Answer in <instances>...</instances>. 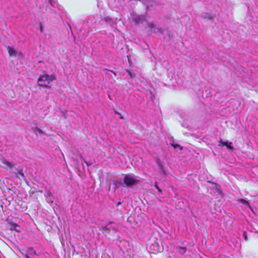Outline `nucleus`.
<instances>
[{
  "label": "nucleus",
  "mask_w": 258,
  "mask_h": 258,
  "mask_svg": "<svg viewBox=\"0 0 258 258\" xmlns=\"http://www.w3.org/2000/svg\"><path fill=\"white\" fill-rule=\"evenodd\" d=\"M56 79L54 75H48L45 74L41 76L38 79V85L44 88H50L49 84L51 82L55 80Z\"/></svg>",
  "instance_id": "nucleus-1"
},
{
  "label": "nucleus",
  "mask_w": 258,
  "mask_h": 258,
  "mask_svg": "<svg viewBox=\"0 0 258 258\" xmlns=\"http://www.w3.org/2000/svg\"><path fill=\"white\" fill-rule=\"evenodd\" d=\"M138 181L134 176L131 175H125L123 179L124 183L127 186L135 184Z\"/></svg>",
  "instance_id": "nucleus-2"
},
{
  "label": "nucleus",
  "mask_w": 258,
  "mask_h": 258,
  "mask_svg": "<svg viewBox=\"0 0 258 258\" xmlns=\"http://www.w3.org/2000/svg\"><path fill=\"white\" fill-rule=\"evenodd\" d=\"M147 15H133L132 19L133 21L137 24L143 23L144 21L147 20L146 17Z\"/></svg>",
  "instance_id": "nucleus-3"
},
{
  "label": "nucleus",
  "mask_w": 258,
  "mask_h": 258,
  "mask_svg": "<svg viewBox=\"0 0 258 258\" xmlns=\"http://www.w3.org/2000/svg\"><path fill=\"white\" fill-rule=\"evenodd\" d=\"M9 229L11 231H15L17 232H20L21 230L19 229L20 226L13 222H9Z\"/></svg>",
  "instance_id": "nucleus-4"
},
{
  "label": "nucleus",
  "mask_w": 258,
  "mask_h": 258,
  "mask_svg": "<svg viewBox=\"0 0 258 258\" xmlns=\"http://www.w3.org/2000/svg\"><path fill=\"white\" fill-rule=\"evenodd\" d=\"M9 55L10 56H16L17 52L16 49L13 47L9 46L7 48Z\"/></svg>",
  "instance_id": "nucleus-5"
},
{
  "label": "nucleus",
  "mask_w": 258,
  "mask_h": 258,
  "mask_svg": "<svg viewBox=\"0 0 258 258\" xmlns=\"http://www.w3.org/2000/svg\"><path fill=\"white\" fill-rule=\"evenodd\" d=\"M220 143L223 146H226L227 147V148H228L229 149H232V143L231 142H229L228 141L222 142V141H220Z\"/></svg>",
  "instance_id": "nucleus-6"
},
{
  "label": "nucleus",
  "mask_w": 258,
  "mask_h": 258,
  "mask_svg": "<svg viewBox=\"0 0 258 258\" xmlns=\"http://www.w3.org/2000/svg\"><path fill=\"white\" fill-rule=\"evenodd\" d=\"M202 17L205 19H208L210 20H213L215 18V16L210 15L209 14L205 13V14H203Z\"/></svg>",
  "instance_id": "nucleus-7"
},
{
  "label": "nucleus",
  "mask_w": 258,
  "mask_h": 258,
  "mask_svg": "<svg viewBox=\"0 0 258 258\" xmlns=\"http://www.w3.org/2000/svg\"><path fill=\"white\" fill-rule=\"evenodd\" d=\"M3 166L6 168H11L13 167V164L6 160H3L2 161Z\"/></svg>",
  "instance_id": "nucleus-8"
},
{
  "label": "nucleus",
  "mask_w": 258,
  "mask_h": 258,
  "mask_svg": "<svg viewBox=\"0 0 258 258\" xmlns=\"http://www.w3.org/2000/svg\"><path fill=\"white\" fill-rule=\"evenodd\" d=\"M16 176L18 178H19V179H22V178H23V179H25V176H24V173H23L22 172V170H20L19 171L17 174H16Z\"/></svg>",
  "instance_id": "nucleus-9"
},
{
  "label": "nucleus",
  "mask_w": 258,
  "mask_h": 258,
  "mask_svg": "<svg viewBox=\"0 0 258 258\" xmlns=\"http://www.w3.org/2000/svg\"><path fill=\"white\" fill-rule=\"evenodd\" d=\"M148 26L151 29H154V32H156V30L159 31V29L155 28V25L153 23H149L148 24Z\"/></svg>",
  "instance_id": "nucleus-10"
},
{
  "label": "nucleus",
  "mask_w": 258,
  "mask_h": 258,
  "mask_svg": "<svg viewBox=\"0 0 258 258\" xmlns=\"http://www.w3.org/2000/svg\"><path fill=\"white\" fill-rule=\"evenodd\" d=\"M186 250V248L185 247H179L178 252L181 254H183L185 252Z\"/></svg>",
  "instance_id": "nucleus-11"
},
{
  "label": "nucleus",
  "mask_w": 258,
  "mask_h": 258,
  "mask_svg": "<svg viewBox=\"0 0 258 258\" xmlns=\"http://www.w3.org/2000/svg\"><path fill=\"white\" fill-rule=\"evenodd\" d=\"M34 133L36 134H40L42 133V131L40 128H39L38 127H35L34 129Z\"/></svg>",
  "instance_id": "nucleus-12"
},
{
  "label": "nucleus",
  "mask_w": 258,
  "mask_h": 258,
  "mask_svg": "<svg viewBox=\"0 0 258 258\" xmlns=\"http://www.w3.org/2000/svg\"><path fill=\"white\" fill-rule=\"evenodd\" d=\"M157 163H158L159 167H160L161 172L164 174H165V171L163 169V167H162V165L161 164V163H160V162H158Z\"/></svg>",
  "instance_id": "nucleus-13"
},
{
  "label": "nucleus",
  "mask_w": 258,
  "mask_h": 258,
  "mask_svg": "<svg viewBox=\"0 0 258 258\" xmlns=\"http://www.w3.org/2000/svg\"><path fill=\"white\" fill-rule=\"evenodd\" d=\"M171 145L174 149L179 148L180 150H182V147H181L179 145L177 144H172Z\"/></svg>",
  "instance_id": "nucleus-14"
},
{
  "label": "nucleus",
  "mask_w": 258,
  "mask_h": 258,
  "mask_svg": "<svg viewBox=\"0 0 258 258\" xmlns=\"http://www.w3.org/2000/svg\"><path fill=\"white\" fill-rule=\"evenodd\" d=\"M128 75L130 76L131 79L135 77V74L134 73H132V72L128 71H127Z\"/></svg>",
  "instance_id": "nucleus-15"
},
{
  "label": "nucleus",
  "mask_w": 258,
  "mask_h": 258,
  "mask_svg": "<svg viewBox=\"0 0 258 258\" xmlns=\"http://www.w3.org/2000/svg\"><path fill=\"white\" fill-rule=\"evenodd\" d=\"M121 180H120L119 182L116 180L114 181V184L115 185V187H118L121 184Z\"/></svg>",
  "instance_id": "nucleus-16"
},
{
  "label": "nucleus",
  "mask_w": 258,
  "mask_h": 258,
  "mask_svg": "<svg viewBox=\"0 0 258 258\" xmlns=\"http://www.w3.org/2000/svg\"><path fill=\"white\" fill-rule=\"evenodd\" d=\"M238 201H239L240 203H241L244 205L248 204V202L244 200V199H239V200H238Z\"/></svg>",
  "instance_id": "nucleus-17"
},
{
  "label": "nucleus",
  "mask_w": 258,
  "mask_h": 258,
  "mask_svg": "<svg viewBox=\"0 0 258 258\" xmlns=\"http://www.w3.org/2000/svg\"><path fill=\"white\" fill-rule=\"evenodd\" d=\"M100 230L106 231V230H108V228H107V227L106 226H102L100 228Z\"/></svg>",
  "instance_id": "nucleus-18"
},
{
  "label": "nucleus",
  "mask_w": 258,
  "mask_h": 258,
  "mask_svg": "<svg viewBox=\"0 0 258 258\" xmlns=\"http://www.w3.org/2000/svg\"><path fill=\"white\" fill-rule=\"evenodd\" d=\"M243 237L244 238L245 240L247 241V234H246V232H243Z\"/></svg>",
  "instance_id": "nucleus-19"
},
{
  "label": "nucleus",
  "mask_w": 258,
  "mask_h": 258,
  "mask_svg": "<svg viewBox=\"0 0 258 258\" xmlns=\"http://www.w3.org/2000/svg\"><path fill=\"white\" fill-rule=\"evenodd\" d=\"M83 160H84V162L86 164L87 166H90L91 165H92L91 162H87L84 159H83Z\"/></svg>",
  "instance_id": "nucleus-20"
},
{
  "label": "nucleus",
  "mask_w": 258,
  "mask_h": 258,
  "mask_svg": "<svg viewBox=\"0 0 258 258\" xmlns=\"http://www.w3.org/2000/svg\"><path fill=\"white\" fill-rule=\"evenodd\" d=\"M155 186L156 187V188L158 189V190L159 191V192H161V189L159 188V187L158 186L157 184L156 183H155Z\"/></svg>",
  "instance_id": "nucleus-21"
},
{
  "label": "nucleus",
  "mask_w": 258,
  "mask_h": 258,
  "mask_svg": "<svg viewBox=\"0 0 258 258\" xmlns=\"http://www.w3.org/2000/svg\"><path fill=\"white\" fill-rule=\"evenodd\" d=\"M39 29L41 32H43V27L42 24L40 23L39 24Z\"/></svg>",
  "instance_id": "nucleus-22"
},
{
  "label": "nucleus",
  "mask_w": 258,
  "mask_h": 258,
  "mask_svg": "<svg viewBox=\"0 0 258 258\" xmlns=\"http://www.w3.org/2000/svg\"><path fill=\"white\" fill-rule=\"evenodd\" d=\"M51 195V192H50L48 191V192H46V195H45V196H48V197H49V196H50Z\"/></svg>",
  "instance_id": "nucleus-23"
},
{
  "label": "nucleus",
  "mask_w": 258,
  "mask_h": 258,
  "mask_svg": "<svg viewBox=\"0 0 258 258\" xmlns=\"http://www.w3.org/2000/svg\"><path fill=\"white\" fill-rule=\"evenodd\" d=\"M18 55L20 57H23V54L21 52H19L18 53Z\"/></svg>",
  "instance_id": "nucleus-24"
},
{
  "label": "nucleus",
  "mask_w": 258,
  "mask_h": 258,
  "mask_svg": "<svg viewBox=\"0 0 258 258\" xmlns=\"http://www.w3.org/2000/svg\"><path fill=\"white\" fill-rule=\"evenodd\" d=\"M146 5H147V7L148 8V9H149L150 6H153L152 4L149 5L148 3L146 4Z\"/></svg>",
  "instance_id": "nucleus-25"
},
{
  "label": "nucleus",
  "mask_w": 258,
  "mask_h": 258,
  "mask_svg": "<svg viewBox=\"0 0 258 258\" xmlns=\"http://www.w3.org/2000/svg\"><path fill=\"white\" fill-rule=\"evenodd\" d=\"M121 204V202H118V203H117V204H116V206H119V205H120Z\"/></svg>",
  "instance_id": "nucleus-26"
},
{
  "label": "nucleus",
  "mask_w": 258,
  "mask_h": 258,
  "mask_svg": "<svg viewBox=\"0 0 258 258\" xmlns=\"http://www.w3.org/2000/svg\"><path fill=\"white\" fill-rule=\"evenodd\" d=\"M115 113H116V114H119V113H118L117 112L115 111Z\"/></svg>",
  "instance_id": "nucleus-27"
},
{
  "label": "nucleus",
  "mask_w": 258,
  "mask_h": 258,
  "mask_svg": "<svg viewBox=\"0 0 258 258\" xmlns=\"http://www.w3.org/2000/svg\"><path fill=\"white\" fill-rule=\"evenodd\" d=\"M151 2H152V0H150Z\"/></svg>",
  "instance_id": "nucleus-28"
}]
</instances>
